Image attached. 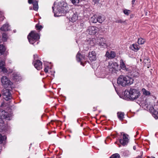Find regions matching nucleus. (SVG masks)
<instances>
[{
  "label": "nucleus",
  "mask_w": 158,
  "mask_h": 158,
  "mask_svg": "<svg viewBox=\"0 0 158 158\" xmlns=\"http://www.w3.org/2000/svg\"><path fill=\"white\" fill-rule=\"evenodd\" d=\"M69 9L67 3L64 1H60L57 6L56 10L59 13H66L68 11Z\"/></svg>",
  "instance_id": "nucleus-2"
},
{
  "label": "nucleus",
  "mask_w": 158,
  "mask_h": 158,
  "mask_svg": "<svg viewBox=\"0 0 158 158\" xmlns=\"http://www.w3.org/2000/svg\"><path fill=\"white\" fill-rule=\"evenodd\" d=\"M5 63L4 61L2 60L0 61V69L2 71L5 73H7V70L5 67Z\"/></svg>",
  "instance_id": "nucleus-14"
},
{
  "label": "nucleus",
  "mask_w": 158,
  "mask_h": 158,
  "mask_svg": "<svg viewBox=\"0 0 158 158\" xmlns=\"http://www.w3.org/2000/svg\"><path fill=\"white\" fill-rule=\"evenodd\" d=\"M133 80L128 77H126L123 75H120L118 78L117 83L119 85L123 86L128 85L133 83Z\"/></svg>",
  "instance_id": "nucleus-1"
},
{
  "label": "nucleus",
  "mask_w": 158,
  "mask_h": 158,
  "mask_svg": "<svg viewBox=\"0 0 158 158\" xmlns=\"http://www.w3.org/2000/svg\"><path fill=\"white\" fill-rule=\"evenodd\" d=\"M34 62V66L38 70H40L42 68V63L40 60H37Z\"/></svg>",
  "instance_id": "nucleus-12"
},
{
  "label": "nucleus",
  "mask_w": 158,
  "mask_h": 158,
  "mask_svg": "<svg viewBox=\"0 0 158 158\" xmlns=\"http://www.w3.org/2000/svg\"><path fill=\"white\" fill-rule=\"evenodd\" d=\"M97 19L99 23H102L104 21L105 19L104 17H102L101 16H99L98 17Z\"/></svg>",
  "instance_id": "nucleus-28"
},
{
  "label": "nucleus",
  "mask_w": 158,
  "mask_h": 158,
  "mask_svg": "<svg viewBox=\"0 0 158 158\" xmlns=\"http://www.w3.org/2000/svg\"><path fill=\"white\" fill-rule=\"evenodd\" d=\"M115 56V53L114 51H111L110 52V57L111 58H114Z\"/></svg>",
  "instance_id": "nucleus-36"
},
{
  "label": "nucleus",
  "mask_w": 158,
  "mask_h": 158,
  "mask_svg": "<svg viewBox=\"0 0 158 158\" xmlns=\"http://www.w3.org/2000/svg\"><path fill=\"white\" fill-rule=\"evenodd\" d=\"M131 75L132 77H137L139 76V74L138 72L135 71H133L131 72Z\"/></svg>",
  "instance_id": "nucleus-25"
},
{
  "label": "nucleus",
  "mask_w": 158,
  "mask_h": 158,
  "mask_svg": "<svg viewBox=\"0 0 158 158\" xmlns=\"http://www.w3.org/2000/svg\"><path fill=\"white\" fill-rule=\"evenodd\" d=\"M109 71L112 73H116V72L117 71V70L116 69L113 67H109Z\"/></svg>",
  "instance_id": "nucleus-30"
},
{
  "label": "nucleus",
  "mask_w": 158,
  "mask_h": 158,
  "mask_svg": "<svg viewBox=\"0 0 158 158\" xmlns=\"http://www.w3.org/2000/svg\"><path fill=\"white\" fill-rule=\"evenodd\" d=\"M140 95L139 90L133 88H131L129 91L127 97L131 100L133 101L137 99Z\"/></svg>",
  "instance_id": "nucleus-4"
},
{
  "label": "nucleus",
  "mask_w": 158,
  "mask_h": 158,
  "mask_svg": "<svg viewBox=\"0 0 158 158\" xmlns=\"http://www.w3.org/2000/svg\"><path fill=\"white\" fill-rule=\"evenodd\" d=\"M150 111L153 114L154 116L158 118V111L155 110L153 107H151L149 109Z\"/></svg>",
  "instance_id": "nucleus-15"
},
{
  "label": "nucleus",
  "mask_w": 158,
  "mask_h": 158,
  "mask_svg": "<svg viewBox=\"0 0 158 158\" xmlns=\"http://www.w3.org/2000/svg\"><path fill=\"white\" fill-rule=\"evenodd\" d=\"M44 71L45 73H47L48 71V69L47 68H45L44 69Z\"/></svg>",
  "instance_id": "nucleus-42"
},
{
  "label": "nucleus",
  "mask_w": 158,
  "mask_h": 158,
  "mask_svg": "<svg viewBox=\"0 0 158 158\" xmlns=\"http://www.w3.org/2000/svg\"><path fill=\"white\" fill-rule=\"evenodd\" d=\"M125 22V21H123L121 19H118L116 20V22L117 23H124Z\"/></svg>",
  "instance_id": "nucleus-38"
},
{
  "label": "nucleus",
  "mask_w": 158,
  "mask_h": 158,
  "mask_svg": "<svg viewBox=\"0 0 158 158\" xmlns=\"http://www.w3.org/2000/svg\"><path fill=\"white\" fill-rule=\"evenodd\" d=\"M33 0H28V2L29 4H33Z\"/></svg>",
  "instance_id": "nucleus-41"
},
{
  "label": "nucleus",
  "mask_w": 158,
  "mask_h": 158,
  "mask_svg": "<svg viewBox=\"0 0 158 158\" xmlns=\"http://www.w3.org/2000/svg\"><path fill=\"white\" fill-rule=\"evenodd\" d=\"M76 57L77 61L78 62H81L83 58L85 59V57L83 56L82 55L79 53H78L77 54Z\"/></svg>",
  "instance_id": "nucleus-21"
},
{
  "label": "nucleus",
  "mask_w": 158,
  "mask_h": 158,
  "mask_svg": "<svg viewBox=\"0 0 158 158\" xmlns=\"http://www.w3.org/2000/svg\"><path fill=\"white\" fill-rule=\"evenodd\" d=\"M130 48L131 49H132L133 50H136L138 51L139 50V48L137 46V45L135 44H133L132 45H131Z\"/></svg>",
  "instance_id": "nucleus-26"
},
{
  "label": "nucleus",
  "mask_w": 158,
  "mask_h": 158,
  "mask_svg": "<svg viewBox=\"0 0 158 158\" xmlns=\"http://www.w3.org/2000/svg\"><path fill=\"white\" fill-rule=\"evenodd\" d=\"M133 149L134 150H135L136 149V147L135 146H134L133 147Z\"/></svg>",
  "instance_id": "nucleus-44"
},
{
  "label": "nucleus",
  "mask_w": 158,
  "mask_h": 158,
  "mask_svg": "<svg viewBox=\"0 0 158 158\" xmlns=\"http://www.w3.org/2000/svg\"><path fill=\"white\" fill-rule=\"evenodd\" d=\"M148 158H155L154 157L151 156V157H148Z\"/></svg>",
  "instance_id": "nucleus-46"
},
{
  "label": "nucleus",
  "mask_w": 158,
  "mask_h": 158,
  "mask_svg": "<svg viewBox=\"0 0 158 158\" xmlns=\"http://www.w3.org/2000/svg\"><path fill=\"white\" fill-rule=\"evenodd\" d=\"M6 48L2 44H0V56L2 55L6 51Z\"/></svg>",
  "instance_id": "nucleus-22"
},
{
  "label": "nucleus",
  "mask_w": 158,
  "mask_h": 158,
  "mask_svg": "<svg viewBox=\"0 0 158 158\" xmlns=\"http://www.w3.org/2000/svg\"><path fill=\"white\" fill-rule=\"evenodd\" d=\"M78 15L77 12H70V16L69 18V20L72 22H74L78 19Z\"/></svg>",
  "instance_id": "nucleus-10"
},
{
  "label": "nucleus",
  "mask_w": 158,
  "mask_h": 158,
  "mask_svg": "<svg viewBox=\"0 0 158 158\" xmlns=\"http://www.w3.org/2000/svg\"><path fill=\"white\" fill-rule=\"evenodd\" d=\"M2 92L3 98L6 100L8 101L12 98L11 94L10 92V90L4 88L2 90Z\"/></svg>",
  "instance_id": "nucleus-7"
},
{
  "label": "nucleus",
  "mask_w": 158,
  "mask_h": 158,
  "mask_svg": "<svg viewBox=\"0 0 158 158\" xmlns=\"http://www.w3.org/2000/svg\"><path fill=\"white\" fill-rule=\"evenodd\" d=\"M73 4L77 5L79 2V0H70Z\"/></svg>",
  "instance_id": "nucleus-37"
},
{
  "label": "nucleus",
  "mask_w": 158,
  "mask_h": 158,
  "mask_svg": "<svg viewBox=\"0 0 158 158\" xmlns=\"http://www.w3.org/2000/svg\"><path fill=\"white\" fill-rule=\"evenodd\" d=\"M27 38L30 43L33 44L40 39V36L35 31H32L28 35Z\"/></svg>",
  "instance_id": "nucleus-5"
},
{
  "label": "nucleus",
  "mask_w": 158,
  "mask_h": 158,
  "mask_svg": "<svg viewBox=\"0 0 158 158\" xmlns=\"http://www.w3.org/2000/svg\"><path fill=\"white\" fill-rule=\"evenodd\" d=\"M117 114L118 118L120 120L122 121L123 119V118H124V113L118 112Z\"/></svg>",
  "instance_id": "nucleus-20"
},
{
  "label": "nucleus",
  "mask_w": 158,
  "mask_h": 158,
  "mask_svg": "<svg viewBox=\"0 0 158 158\" xmlns=\"http://www.w3.org/2000/svg\"><path fill=\"white\" fill-rule=\"evenodd\" d=\"M143 62L144 64V66L149 68L151 65L150 60L148 58H147L144 60Z\"/></svg>",
  "instance_id": "nucleus-16"
},
{
  "label": "nucleus",
  "mask_w": 158,
  "mask_h": 158,
  "mask_svg": "<svg viewBox=\"0 0 158 158\" xmlns=\"http://www.w3.org/2000/svg\"><path fill=\"white\" fill-rule=\"evenodd\" d=\"M93 2L95 4L99 2L100 0H93Z\"/></svg>",
  "instance_id": "nucleus-40"
},
{
  "label": "nucleus",
  "mask_w": 158,
  "mask_h": 158,
  "mask_svg": "<svg viewBox=\"0 0 158 158\" xmlns=\"http://www.w3.org/2000/svg\"><path fill=\"white\" fill-rule=\"evenodd\" d=\"M2 37L3 40L4 41H6L7 39L8 38V36L6 33H3L2 35Z\"/></svg>",
  "instance_id": "nucleus-32"
},
{
  "label": "nucleus",
  "mask_w": 158,
  "mask_h": 158,
  "mask_svg": "<svg viewBox=\"0 0 158 158\" xmlns=\"http://www.w3.org/2000/svg\"><path fill=\"white\" fill-rule=\"evenodd\" d=\"M110 158H120V156L119 154L115 153L112 155Z\"/></svg>",
  "instance_id": "nucleus-33"
},
{
  "label": "nucleus",
  "mask_w": 158,
  "mask_h": 158,
  "mask_svg": "<svg viewBox=\"0 0 158 158\" xmlns=\"http://www.w3.org/2000/svg\"><path fill=\"white\" fill-rule=\"evenodd\" d=\"M90 21L94 23H96L98 22L97 18L95 15L93 16L91 18Z\"/></svg>",
  "instance_id": "nucleus-27"
},
{
  "label": "nucleus",
  "mask_w": 158,
  "mask_h": 158,
  "mask_svg": "<svg viewBox=\"0 0 158 158\" xmlns=\"http://www.w3.org/2000/svg\"><path fill=\"white\" fill-rule=\"evenodd\" d=\"M128 135L126 134L123 133V139L119 140L120 143L123 146L127 145L128 143Z\"/></svg>",
  "instance_id": "nucleus-9"
},
{
  "label": "nucleus",
  "mask_w": 158,
  "mask_h": 158,
  "mask_svg": "<svg viewBox=\"0 0 158 158\" xmlns=\"http://www.w3.org/2000/svg\"><path fill=\"white\" fill-rule=\"evenodd\" d=\"M145 41V40L142 38H139L138 40V43L139 44H143Z\"/></svg>",
  "instance_id": "nucleus-29"
},
{
  "label": "nucleus",
  "mask_w": 158,
  "mask_h": 158,
  "mask_svg": "<svg viewBox=\"0 0 158 158\" xmlns=\"http://www.w3.org/2000/svg\"><path fill=\"white\" fill-rule=\"evenodd\" d=\"M9 24L6 23L4 24L0 28V29L3 31H8Z\"/></svg>",
  "instance_id": "nucleus-19"
},
{
  "label": "nucleus",
  "mask_w": 158,
  "mask_h": 158,
  "mask_svg": "<svg viewBox=\"0 0 158 158\" xmlns=\"http://www.w3.org/2000/svg\"><path fill=\"white\" fill-rule=\"evenodd\" d=\"M1 82L4 87H9L11 89L14 87L13 86V83L5 76H3L1 78Z\"/></svg>",
  "instance_id": "nucleus-6"
},
{
  "label": "nucleus",
  "mask_w": 158,
  "mask_h": 158,
  "mask_svg": "<svg viewBox=\"0 0 158 158\" xmlns=\"http://www.w3.org/2000/svg\"><path fill=\"white\" fill-rule=\"evenodd\" d=\"M52 9H53V12H54V7L53 6L52 7Z\"/></svg>",
  "instance_id": "nucleus-47"
},
{
  "label": "nucleus",
  "mask_w": 158,
  "mask_h": 158,
  "mask_svg": "<svg viewBox=\"0 0 158 158\" xmlns=\"http://www.w3.org/2000/svg\"><path fill=\"white\" fill-rule=\"evenodd\" d=\"M115 64L116 65H118V64H117V63H115Z\"/></svg>",
  "instance_id": "nucleus-49"
},
{
  "label": "nucleus",
  "mask_w": 158,
  "mask_h": 158,
  "mask_svg": "<svg viewBox=\"0 0 158 158\" xmlns=\"http://www.w3.org/2000/svg\"><path fill=\"white\" fill-rule=\"evenodd\" d=\"M1 94H0V97H1Z\"/></svg>",
  "instance_id": "nucleus-51"
},
{
  "label": "nucleus",
  "mask_w": 158,
  "mask_h": 158,
  "mask_svg": "<svg viewBox=\"0 0 158 158\" xmlns=\"http://www.w3.org/2000/svg\"><path fill=\"white\" fill-rule=\"evenodd\" d=\"M11 119V115L7 112L3 110L0 111V127H3L4 126V120H10Z\"/></svg>",
  "instance_id": "nucleus-3"
},
{
  "label": "nucleus",
  "mask_w": 158,
  "mask_h": 158,
  "mask_svg": "<svg viewBox=\"0 0 158 158\" xmlns=\"http://www.w3.org/2000/svg\"><path fill=\"white\" fill-rule=\"evenodd\" d=\"M135 1V0H132V4L133 5L134 4Z\"/></svg>",
  "instance_id": "nucleus-43"
},
{
  "label": "nucleus",
  "mask_w": 158,
  "mask_h": 158,
  "mask_svg": "<svg viewBox=\"0 0 158 158\" xmlns=\"http://www.w3.org/2000/svg\"><path fill=\"white\" fill-rule=\"evenodd\" d=\"M98 31V28L95 27L90 26L88 27L86 30V32L91 35L95 34Z\"/></svg>",
  "instance_id": "nucleus-8"
},
{
  "label": "nucleus",
  "mask_w": 158,
  "mask_h": 158,
  "mask_svg": "<svg viewBox=\"0 0 158 158\" xmlns=\"http://www.w3.org/2000/svg\"><path fill=\"white\" fill-rule=\"evenodd\" d=\"M110 53L108 52H107L106 54V56L108 57V58H110Z\"/></svg>",
  "instance_id": "nucleus-39"
},
{
  "label": "nucleus",
  "mask_w": 158,
  "mask_h": 158,
  "mask_svg": "<svg viewBox=\"0 0 158 158\" xmlns=\"http://www.w3.org/2000/svg\"><path fill=\"white\" fill-rule=\"evenodd\" d=\"M82 62H81V64H82Z\"/></svg>",
  "instance_id": "nucleus-50"
},
{
  "label": "nucleus",
  "mask_w": 158,
  "mask_h": 158,
  "mask_svg": "<svg viewBox=\"0 0 158 158\" xmlns=\"http://www.w3.org/2000/svg\"><path fill=\"white\" fill-rule=\"evenodd\" d=\"M33 9L37 11L38 9V2L35 0L33 2Z\"/></svg>",
  "instance_id": "nucleus-23"
},
{
  "label": "nucleus",
  "mask_w": 158,
  "mask_h": 158,
  "mask_svg": "<svg viewBox=\"0 0 158 158\" xmlns=\"http://www.w3.org/2000/svg\"><path fill=\"white\" fill-rule=\"evenodd\" d=\"M13 79L14 80L18 81L21 79L22 77L19 74L15 73L13 74Z\"/></svg>",
  "instance_id": "nucleus-17"
},
{
  "label": "nucleus",
  "mask_w": 158,
  "mask_h": 158,
  "mask_svg": "<svg viewBox=\"0 0 158 158\" xmlns=\"http://www.w3.org/2000/svg\"><path fill=\"white\" fill-rule=\"evenodd\" d=\"M96 54L94 51L90 52L88 54V57L91 61H95L96 59Z\"/></svg>",
  "instance_id": "nucleus-11"
},
{
  "label": "nucleus",
  "mask_w": 158,
  "mask_h": 158,
  "mask_svg": "<svg viewBox=\"0 0 158 158\" xmlns=\"http://www.w3.org/2000/svg\"><path fill=\"white\" fill-rule=\"evenodd\" d=\"M123 12L125 14L127 15H129L130 14V12H131L130 10H128L126 9H124L123 10Z\"/></svg>",
  "instance_id": "nucleus-35"
},
{
  "label": "nucleus",
  "mask_w": 158,
  "mask_h": 158,
  "mask_svg": "<svg viewBox=\"0 0 158 158\" xmlns=\"http://www.w3.org/2000/svg\"><path fill=\"white\" fill-rule=\"evenodd\" d=\"M98 42L99 43L100 45H103V44H106V40L103 38L99 37L98 39Z\"/></svg>",
  "instance_id": "nucleus-18"
},
{
  "label": "nucleus",
  "mask_w": 158,
  "mask_h": 158,
  "mask_svg": "<svg viewBox=\"0 0 158 158\" xmlns=\"http://www.w3.org/2000/svg\"><path fill=\"white\" fill-rule=\"evenodd\" d=\"M35 56H37V55H34V57Z\"/></svg>",
  "instance_id": "nucleus-48"
},
{
  "label": "nucleus",
  "mask_w": 158,
  "mask_h": 158,
  "mask_svg": "<svg viewBox=\"0 0 158 158\" xmlns=\"http://www.w3.org/2000/svg\"><path fill=\"white\" fill-rule=\"evenodd\" d=\"M120 65L121 69L123 70H124L125 71L130 72V70L128 68L126 67L125 63L122 59L121 60H120Z\"/></svg>",
  "instance_id": "nucleus-13"
},
{
  "label": "nucleus",
  "mask_w": 158,
  "mask_h": 158,
  "mask_svg": "<svg viewBox=\"0 0 158 158\" xmlns=\"http://www.w3.org/2000/svg\"><path fill=\"white\" fill-rule=\"evenodd\" d=\"M35 27L36 28L37 30H40L43 28V27L42 25H40L39 23L36 25Z\"/></svg>",
  "instance_id": "nucleus-34"
},
{
  "label": "nucleus",
  "mask_w": 158,
  "mask_h": 158,
  "mask_svg": "<svg viewBox=\"0 0 158 158\" xmlns=\"http://www.w3.org/2000/svg\"><path fill=\"white\" fill-rule=\"evenodd\" d=\"M6 139V136L4 135L2 136L1 134H0V143H2L3 141L5 140Z\"/></svg>",
  "instance_id": "nucleus-31"
},
{
  "label": "nucleus",
  "mask_w": 158,
  "mask_h": 158,
  "mask_svg": "<svg viewBox=\"0 0 158 158\" xmlns=\"http://www.w3.org/2000/svg\"><path fill=\"white\" fill-rule=\"evenodd\" d=\"M142 91L143 94L145 96L149 95L151 94L150 92L146 90L145 89L143 88L142 89Z\"/></svg>",
  "instance_id": "nucleus-24"
},
{
  "label": "nucleus",
  "mask_w": 158,
  "mask_h": 158,
  "mask_svg": "<svg viewBox=\"0 0 158 158\" xmlns=\"http://www.w3.org/2000/svg\"><path fill=\"white\" fill-rule=\"evenodd\" d=\"M80 25L81 26H83V25L84 26V24H83V23H81Z\"/></svg>",
  "instance_id": "nucleus-45"
}]
</instances>
